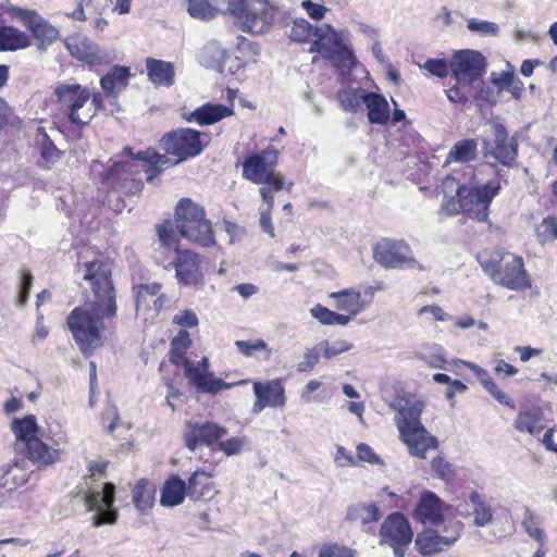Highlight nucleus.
I'll return each instance as SVG.
<instances>
[{
	"label": "nucleus",
	"instance_id": "1",
	"mask_svg": "<svg viewBox=\"0 0 557 557\" xmlns=\"http://www.w3.org/2000/svg\"><path fill=\"white\" fill-rule=\"evenodd\" d=\"M486 170L494 173L493 166L482 165L476 170L468 166L461 178L446 176L442 182V210L448 215L462 213L478 222H486L490 205L502 189L497 175L483 181L481 175Z\"/></svg>",
	"mask_w": 557,
	"mask_h": 557
},
{
	"label": "nucleus",
	"instance_id": "2",
	"mask_svg": "<svg viewBox=\"0 0 557 557\" xmlns=\"http://www.w3.org/2000/svg\"><path fill=\"white\" fill-rule=\"evenodd\" d=\"M104 309L97 300L88 299L84 306L73 309L66 319L73 338L84 354H90L103 344V320L115 317L107 314Z\"/></svg>",
	"mask_w": 557,
	"mask_h": 557
},
{
	"label": "nucleus",
	"instance_id": "3",
	"mask_svg": "<svg viewBox=\"0 0 557 557\" xmlns=\"http://www.w3.org/2000/svg\"><path fill=\"white\" fill-rule=\"evenodd\" d=\"M484 273L495 283L509 290L531 288L530 275L524 269L522 257L500 251H492L478 258Z\"/></svg>",
	"mask_w": 557,
	"mask_h": 557
},
{
	"label": "nucleus",
	"instance_id": "4",
	"mask_svg": "<svg viewBox=\"0 0 557 557\" xmlns=\"http://www.w3.org/2000/svg\"><path fill=\"white\" fill-rule=\"evenodd\" d=\"M277 150L269 147L252 153L243 163V177L253 184L269 188L270 195L285 187L284 176L276 171Z\"/></svg>",
	"mask_w": 557,
	"mask_h": 557
},
{
	"label": "nucleus",
	"instance_id": "5",
	"mask_svg": "<svg viewBox=\"0 0 557 557\" xmlns=\"http://www.w3.org/2000/svg\"><path fill=\"white\" fill-rule=\"evenodd\" d=\"M175 226L182 237L201 246L213 245L214 237L203 208L190 199H182L175 211Z\"/></svg>",
	"mask_w": 557,
	"mask_h": 557
},
{
	"label": "nucleus",
	"instance_id": "6",
	"mask_svg": "<svg viewBox=\"0 0 557 557\" xmlns=\"http://www.w3.org/2000/svg\"><path fill=\"white\" fill-rule=\"evenodd\" d=\"M54 95L67 120L76 126H85L92 120L94 109L89 108L91 89L77 83H60Z\"/></svg>",
	"mask_w": 557,
	"mask_h": 557
},
{
	"label": "nucleus",
	"instance_id": "7",
	"mask_svg": "<svg viewBox=\"0 0 557 557\" xmlns=\"http://www.w3.org/2000/svg\"><path fill=\"white\" fill-rule=\"evenodd\" d=\"M84 278L90 282L91 295L88 299L97 300V304L104 306L109 315L116 314L115 293L111 282V265L108 262L95 260L85 262Z\"/></svg>",
	"mask_w": 557,
	"mask_h": 557
},
{
	"label": "nucleus",
	"instance_id": "8",
	"mask_svg": "<svg viewBox=\"0 0 557 557\" xmlns=\"http://www.w3.org/2000/svg\"><path fill=\"white\" fill-rule=\"evenodd\" d=\"M243 30L252 34L268 32L274 18V8L268 0H239L231 13Z\"/></svg>",
	"mask_w": 557,
	"mask_h": 557
},
{
	"label": "nucleus",
	"instance_id": "9",
	"mask_svg": "<svg viewBox=\"0 0 557 557\" xmlns=\"http://www.w3.org/2000/svg\"><path fill=\"white\" fill-rule=\"evenodd\" d=\"M201 134L191 128H178L161 139V144L166 153L175 156L177 159L173 164L194 158L201 153L203 145L201 143Z\"/></svg>",
	"mask_w": 557,
	"mask_h": 557
},
{
	"label": "nucleus",
	"instance_id": "10",
	"mask_svg": "<svg viewBox=\"0 0 557 557\" xmlns=\"http://www.w3.org/2000/svg\"><path fill=\"white\" fill-rule=\"evenodd\" d=\"M409 521L400 512L391 513L380 529V543L393 548L395 557H404L412 541Z\"/></svg>",
	"mask_w": 557,
	"mask_h": 557
},
{
	"label": "nucleus",
	"instance_id": "11",
	"mask_svg": "<svg viewBox=\"0 0 557 557\" xmlns=\"http://www.w3.org/2000/svg\"><path fill=\"white\" fill-rule=\"evenodd\" d=\"M185 376L199 391L203 393L216 394L223 389H230L235 386L245 385L249 380H242L235 383H226L218 379L209 371V359L203 357L200 361L188 360L183 364Z\"/></svg>",
	"mask_w": 557,
	"mask_h": 557
},
{
	"label": "nucleus",
	"instance_id": "12",
	"mask_svg": "<svg viewBox=\"0 0 557 557\" xmlns=\"http://www.w3.org/2000/svg\"><path fill=\"white\" fill-rule=\"evenodd\" d=\"M374 260L386 269L416 268L412 250L404 240L382 239L373 248Z\"/></svg>",
	"mask_w": 557,
	"mask_h": 557
},
{
	"label": "nucleus",
	"instance_id": "13",
	"mask_svg": "<svg viewBox=\"0 0 557 557\" xmlns=\"http://www.w3.org/2000/svg\"><path fill=\"white\" fill-rule=\"evenodd\" d=\"M114 485L106 483L100 490L94 488L85 495V505L89 511H95L92 525L99 528L104 524H114L117 511L113 508Z\"/></svg>",
	"mask_w": 557,
	"mask_h": 557
},
{
	"label": "nucleus",
	"instance_id": "14",
	"mask_svg": "<svg viewBox=\"0 0 557 557\" xmlns=\"http://www.w3.org/2000/svg\"><path fill=\"white\" fill-rule=\"evenodd\" d=\"M462 527L460 521L450 522L444 528L443 535L435 530H425L417 535L414 546L422 555L440 553L451 547L460 539Z\"/></svg>",
	"mask_w": 557,
	"mask_h": 557
},
{
	"label": "nucleus",
	"instance_id": "15",
	"mask_svg": "<svg viewBox=\"0 0 557 557\" xmlns=\"http://www.w3.org/2000/svg\"><path fill=\"white\" fill-rule=\"evenodd\" d=\"M485 58L474 50H461L454 54L450 70L457 84L470 86L485 71Z\"/></svg>",
	"mask_w": 557,
	"mask_h": 557
},
{
	"label": "nucleus",
	"instance_id": "16",
	"mask_svg": "<svg viewBox=\"0 0 557 557\" xmlns=\"http://www.w3.org/2000/svg\"><path fill=\"white\" fill-rule=\"evenodd\" d=\"M7 12L12 18L22 22L41 45H50L58 39V28L45 20L37 11L10 5Z\"/></svg>",
	"mask_w": 557,
	"mask_h": 557
},
{
	"label": "nucleus",
	"instance_id": "17",
	"mask_svg": "<svg viewBox=\"0 0 557 557\" xmlns=\"http://www.w3.org/2000/svg\"><path fill=\"white\" fill-rule=\"evenodd\" d=\"M493 138L483 141L484 156L498 161L503 165H510L517 156V144L508 138L505 126L500 123L491 125Z\"/></svg>",
	"mask_w": 557,
	"mask_h": 557
},
{
	"label": "nucleus",
	"instance_id": "18",
	"mask_svg": "<svg viewBox=\"0 0 557 557\" xmlns=\"http://www.w3.org/2000/svg\"><path fill=\"white\" fill-rule=\"evenodd\" d=\"M253 395L256 400L251 411L260 413L267 407L281 409L286 405L285 387L282 379L265 382H253Z\"/></svg>",
	"mask_w": 557,
	"mask_h": 557
},
{
	"label": "nucleus",
	"instance_id": "19",
	"mask_svg": "<svg viewBox=\"0 0 557 557\" xmlns=\"http://www.w3.org/2000/svg\"><path fill=\"white\" fill-rule=\"evenodd\" d=\"M389 407L396 412L394 420L399 432L421 423L425 404L414 396L404 395L395 397Z\"/></svg>",
	"mask_w": 557,
	"mask_h": 557
},
{
	"label": "nucleus",
	"instance_id": "20",
	"mask_svg": "<svg viewBox=\"0 0 557 557\" xmlns=\"http://www.w3.org/2000/svg\"><path fill=\"white\" fill-rule=\"evenodd\" d=\"M227 434V430L215 423H191L188 422L184 432L186 447L194 451L199 446H212Z\"/></svg>",
	"mask_w": 557,
	"mask_h": 557
},
{
	"label": "nucleus",
	"instance_id": "21",
	"mask_svg": "<svg viewBox=\"0 0 557 557\" xmlns=\"http://www.w3.org/2000/svg\"><path fill=\"white\" fill-rule=\"evenodd\" d=\"M399 438L408 447L409 454L424 459L429 449H436L437 438L422 423L399 431Z\"/></svg>",
	"mask_w": 557,
	"mask_h": 557
},
{
	"label": "nucleus",
	"instance_id": "22",
	"mask_svg": "<svg viewBox=\"0 0 557 557\" xmlns=\"http://www.w3.org/2000/svg\"><path fill=\"white\" fill-rule=\"evenodd\" d=\"M444 503L434 492L424 491L413 510V518L423 524L437 525L444 520Z\"/></svg>",
	"mask_w": 557,
	"mask_h": 557
},
{
	"label": "nucleus",
	"instance_id": "23",
	"mask_svg": "<svg viewBox=\"0 0 557 557\" xmlns=\"http://www.w3.org/2000/svg\"><path fill=\"white\" fill-rule=\"evenodd\" d=\"M176 278L181 285L196 286L202 283L200 257L188 250L178 251L175 261Z\"/></svg>",
	"mask_w": 557,
	"mask_h": 557
},
{
	"label": "nucleus",
	"instance_id": "24",
	"mask_svg": "<svg viewBox=\"0 0 557 557\" xmlns=\"http://www.w3.org/2000/svg\"><path fill=\"white\" fill-rule=\"evenodd\" d=\"M70 53L89 65H100L110 61L107 53H102L95 45L84 37H70L65 41Z\"/></svg>",
	"mask_w": 557,
	"mask_h": 557
},
{
	"label": "nucleus",
	"instance_id": "25",
	"mask_svg": "<svg viewBox=\"0 0 557 557\" xmlns=\"http://www.w3.org/2000/svg\"><path fill=\"white\" fill-rule=\"evenodd\" d=\"M234 115V106H224L221 103L207 102L195 109L186 121L197 123L200 126L212 125L225 117Z\"/></svg>",
	"mask_w": 557,
	"mask_h": 557
},
{
	"label": "nucleus",
	"instance_id": "26",
	"mask_svg": "<svg viewBox=\"0 0 557 557\" xmlns=\"http://www.w3.org/2000/svg\"><path fill=\"white\" fill-rule=\"evenodd\" d=\"M313 35L315 39L310 51H315L325 58L344 41L348 30L336 32L330 24H323L314 29Z\"/></svg>",
	"mask_w": 557,
	"mask_h": 557
},
{
	"label": "nucleus",
	"instance_id": "27",
	"mask_svg": "<svg viewBox=\"0 0 557 557\" xmlns=\"http://www.w3.org/2000/svg\"><path fill=\"white\" fill-rule=\"evenodd\" d=\"M329 299L333 300L332 305L336 309L343 311V314L349 315L350 319L363 311L368 306L363 301L361 293L355 289L331 293Z\"/></svg>",
	"mask_w": 557,
	"mask_h": 557
},
{
	"label": "nucleus",
	"instance_id": "28",
	"mask_svg": "<svg viewBox=\"0 0 557 557\" xmlns=\"http://www.w3.org/2000/svg\"><path fill=\"white\" fill-rule=\"evenodd\" d=\"M29 474V461L25 458L16 459L3 468L0 486L7 491H13L24 485L28 481Z\"/></svg>",
	"mask_w": 557,
	"mask_h": 557
},
{
	"label": "nucleus",
	"instance_id": "29",
	"mask_svg": "<svg viewBox=\"0 0 557 557\" xmlns=\"http://www.w3.org/2000/svg\"><path fill=\"white\" fill-rule=\"evenodd\" d=\"M146 71L149 81L157 87H171L175 82V70L171 62L147 58Z\"/></svg>",
	"mask_w": 557,
	"mask_h": 557
},
{
	"label": "nucleus",
	"instance_id": "30",
	"mask_svg": "<svg viewBox=\"0 0 557 557\" xmlns=\"http://www.w3.org/2000/svg\"><path fill=\"white\" fill-rule=\"evenodd\" d=\"M465 366H467L476 376V379L480 381L481 385L484 387V389L500 405H504L510 409H515L516 405L515 401L506 394L504 393L497 384L493 381V379L488 375V373L479 367L475 363L472 362H466L461 361Z\"/></svg>",
	"mask_w": 557,
	"mask_h": 557
},
{
	"label": "nucleus",
	"instance_id": "31",
	"mask_svg": "<svg viewBox=\"0 0 557 557\" xmlns=\"http://www.w3.org/2000/svg\"><path fill=\"white\" fill-rule=\"evenodd\" d=\"M187 496L186 483L177 475H171L163 484L160 504L163 507H175Z\"/></svg>",
	"mask_w": 557,
	"mask_h": 557
},
{
	"label": "nucleus",
	"instance_id": "32",
	"mask_svg": "<svg viewBox=\"0 0 557 557\" xmlns=\"http://www.w3.org/2000/svg\"><path fill=\"white\" fill-rule=\"evenodd\" d=\"M364 106L368 109V119L371 124H386L391 110L387 100L379 94L368 92Z\"/></svg>",
	"mask_w": 557,
	"mask_h": 557
},
{
	"label": "nucleus",
	"instance_id": "33",
	"mask_svg": "<svg viewBox=\"0 0 557 557\" xmlns=\"http://www.w3.org/2000/svg\"><path fill=\"white\" fill-rule=\"evenodd\" d=\"M30 37L23 30L13 26H0V50L15 51L28 48Z\"/></svg>",
	"mask_w": 557,
	"mask_h": 557
},
{
	"label": "nucleus",
	"instance_id": "34",
	"mask_svg": "<svg viewBox=\"0 0 557 557\" xmlns=\"http://www.w3.org/2000/svg\"><path fill=\"white\" fill-rule=\"evenodd\" d=\"M134 159L143 162L148 181H152L164 168L171 165L165 154H160L152 149L138 152Z\"/></svg>",
	"mask_w": 557,
	"mask_h": 557
},
{
	"label": "nucleus",
	"instance_id": "35",
	"mask_svg": "<svg viewBox=\"0 0 557 557\" xmlns=\"http://www.w3.org/2000/svg\"><path fill=\"white\" fill-rule=\"evenodd\" d=\"M469 503L472 508V517L474 525L484 528L493 521V510L491 505L476 491L469 495Z\"/></svg>",
	"mask_w": 557,
	"mask_h": 557
},
{
	"label": "nucleus",
	"instance_id": "36",
	"mask_svg": "<svg viewBox=\"0 0 557 557\" xmlns=\"http://www.w3.org/2000/svg\"><path fill=\"white\" fill-rule=\"evenodd\" d=\"M30 459L41 465H52L60 460L61 450L50 448L46 443L36 440H30L26 446Z\"/></svg>",
	"mask_w": 557,
	"mask_h": 557
},
{
	"label": "nucleus",
	"instance_id": "37",
	"mask_svg": "<svg viewBox=\"0 0 557 557\" xmlns=\"http://www.w3.org/2000/svg\"><path fill=\"white\" fill-rule=\"evenodd\" d=\"M128 77L129 70L127 67L116 65L100 79V85L106 92L115 94L126 87Z\"/></svg>",
	"mask_w": 557,
	"mask_h": 557
},
{
	"label": "nucleus",
	"instance_id": "38",
	"mask_svg": "<svg viewBox=\"0 0 557 557\" xmlns=\"http://www.w3.org/2000/svg\"><path fill=\"white\" fill-rule=\"evenodd\" d=\"M515 428L519 432L536 435L543 430L541 413L535 408L522 410L515 420Z\"/></svg>",
	"mask_w": 557,
	"mask_h": 557
},
{
	"label": "nucleus",
	"instance_id": "39",
	"mask_svg": "<svg viewBox=\"0 0 557 557\" xmlns=\"http://www.w3.org/2000/svg\"><path fill=\"white\" fill-rule=\"evenodd\" d=\"M478 156V143L474 139H462L457 141L449 150L446 163L470 162Z\"/></svg>",
	"mask_w": 557,
	"mask_h": 557
},
{
	"label": "nucleus",
	"instance_id": "40",
	"mask_svg": "<svg viewBox=\"0 0 557 557\" xmlns=\"http://www.w3.org/2000/svg\"><path fill=\"white\" fill-rule=\"evenodd\" d=\"M191 346L188 331L180 330L171 341L170 360L176 366H183L188 361L186 354Z\"/></svg>",
	"mask_w": 557,
	"mask_h": 557
},
{
	"label": "nucleus",
	"instance_id": "41",
	"mask_svg": "<svg viewBox=\"0 0 557 557\" xmlns=\"http://www.w3.org/2000/svg\"><path fill=\"white\" fill-rule=\"evenodd\" d=\"M382 513L379 507L373 504H356L349 507L347 511V519L350 521L368 524L380 520Z\"/></svg>",
	"mask_w": 557,
	"mask_h": 557
},
{
	"label": "nucleus",
	"instance_id": "42",
	"mask_svg": "<svg viewBox=\"0 0 557 557\" xmlns=\"http://www.w3.org/2000/svg\"><path fill=\"white\" fill-rule=\"evenodd\" d=\"M186 2L187 12L196 20L209 21L223 13L211 0H186Z\"/></svg>",
	"mask_w": 557,
	"mask_h": 557
},
{
	"label": "nucleus",
	"instance_id": "43",
	"mask_svg": "<svg viewBox=\"0 0 557 557\" xmlns=\"http://www.w3.org/2000/svg\"><path fill=\"white\" fill-rule=\"evenodd\" d=\"M156 488L147 480L137 482L133 490V502L140 511H147L154 503Z\"/></svg>",
	"mask_w": 557,
	"mask_h": 557
},
{
	"label": "nucleus",
	"instance_id": "44",
	"mask_svg": "<svg viewBox=\"0 0 557 557\" xmlns=\"http://www.w3.org/2000/svg\"><path fill=\"white\" fill-rule=\"evenodd\" d=\"M210 475L202 471H195L188 479L187 496L193 500H198L210 492Z\"/></svg>",
	"mask_w": 557,
	"mask_h": 557
},
{
	"label": "nucleus",
	"instance_id": "45",
	"mask_svg": "<svg viewBox=\"0 0 557 557\" xmlns=\"http://www.w3.org/2000/svg\"><path fill=\"white\" fill-rule=\"evenodd\" d=\"M542 519L531 509L524 508L521 527L524 532L539 544L545 545L546 535L542 529Z\"/></svg>",
	"mask_w": 557,
	"mask_h": 557
},
{
	"label": "nucleus",
	"instance_id": "46",
	"mask_svg": "<svg viewBox=\"0 0 557 557\" xmlns=\"http://www.w3.org/2000/svg\"><path fill=\"white\" fill-rule=\"evenodd\" d=\"M310 314L323 325L346 326L350 322L349 315L332 311L320 304L310 309Z\"/></svg>",
	"mask_w": 557,
	"mask_h": 557
},
{
	"label": "nucleus",
	"instance_id": "47",
	"mask_svg": "<svg viewBox=\"0 0 557 557\" xmlns=\"http://www.w3.org/2000/svg\"><path fill=\"white\" fill-rule=\"evenodd\" d=\"M259 193L263 200V205L260 208V226L263 232L273 238L275 233L272 224L271 212L274 206V195H270L269 188H260Z\"/></svg>",
	"mask_w": 557,
	"mask_h": 557
},
{
	"label": "nucleus",
	"instance_id": "48",
	"mask_svg": "<svg viewBox=\"0 0 557 557\" xmlns=\"http://www.w3.org/2000/svg\"><path fill=\"white\" fill-rule=\"evenodd\" d=\"M13 431L16 438L27 446L30 440L37 438L38 425L34 416H27L22 420L14 421Z\"/></svg>",
	"mask_w": 557,
	"mask_h": 557
},
{
	"label": "nucleus",
	"instance_id": "49",
	"mask_svg": "<svg viewBox=\"0 0 557 557\" xmlns=\"http://www.w3.org/2000/svg\"><path fill=\"white\" fill-rule=\"evenodd\" d=\"M364 92L360 89H354L348 91H343L339 94L341 104L345 111L348 112H358L362 109V106L366 103L363 99H366Z\"/></svg>",
	"mask_w": 557,
	"mask_h": 557
},
{
	"label": "nucleus",
	"instance_id": "50",
	"mask_svg": "<svg viewBox=\"0 0 557 557\" xmlns=\"http://www.w3.org/2000/svg\"><path fill=\"white\" fill-rule=\"evenodd\" d=\"M324 59L343 69H350L356 62L352 51L344 44V41Z\"/></svg>",
	"mask_w": 557,
	"mask_h": 557
},
{
	"label": "nucleus",
	"instance_id": "51",
	"mask_svg": "<svg viewBox=\"0 0 557 557\" xmlns=\"http://www.w3.org/2000/svg\"><path fill=\"white\" fill-rule=\"evenodd\" d=\"M467 28L473 33L483 37H496L499 34L498 24L480 18H469L467 21Z\"/></svg>",
	"mask_w": 557,
	"mask_h": 557
},
{
	"label": "nucleus",
	"instance_id": "52",
	"mask_svg": "<svg viewBox=\"0 0 557 557\" xmlns=\"http://www.w3.org/2000/svg\"><path fill=\"white\" fill-rule=\"evenodd\" d=\"M431 469L438 479L446 483L455 479L456 471L454 465L443 456H437L432 459Z\"/></svg>",
	"mask_w": 557,
	"mask_h": 557
},
{
	"label": "nucleus",
	"instance_id": "53",
	"mask_svg": "<svg viewBox=\"0 0 557 557\" xmlns=\"http://www.w3.org/2000/svg\"><path fill=\"white\" fill-rule=\"evenodd\" d=\"M161 290V284L151 283L140 285L135 288V300H136V309L147 306L149 301L157 296Z\"/></svg>",
	"mask_w": 557,
	"mask_h": 557
},
{
	"label": "nucleus",
	"instance_id": "54",
	"mask_svg": "<svg viewBox=\"0 0 557 557\" xmlns=\"http://www.w3.org/2000/svg\"><path fill=\"white\" fill-rule=\"evenodd\" d=\"M172 324L181 330L195 329L199 325V319L193 309L185 308L178 310L172 318Z\"/></svg>",
	"mask_w": 557,
	"mask_h": 557
},
{
	"label": "nucleus",
	"instance_id": "55",
	"mask_svg": "<svg viewBox=\"0 0 557 557\" xmlns=\"http://www.w3.org/2000/svg\"><path fill=\"white\" fill-rule=\"evenodd\" d=\"M318 345L321 350V354L326 359H332L342 352L349 351L352 348V344L344 339H338L333 343L323 341L320 342Z\"/></svg>",
	"mask_w": 557,
	"mask_h": 557
},
{
	"label": "nucleus",
	"instance_id": "56",
	"mask_svg": "<svg viewBox=\"0 0 557 557\" xmlns=\"http://www.w3.org/2000/svg\"><path fill=\"white\" fill-rule=\"evenodd\" d=\"M247 445V436H235L225 441H220L218 443V449L230 457L242 454V451Z\"/></svg>",
	"mask_w": 557,
	"mask_h": 557
},
{
	"label": "nucleus",
	"instance_id": "57",
	"mask_svg": "<svg viewBox=\"0 0 557 557\" xmlns=\"http://www.w3.org/2000/svg\"><path fill=\"white\" fill-rule=\"evenodd\" d=\"M39 145L40 156L47 163L54 164L61 159L62 151L57 148V146L50 140L47 134H42V138Z\"/></svg>",
	"mask_w": 557,
	"mask_h": 557
},
{
	"label": "nucleus",
	"instance_id": "58",
	"mask_svg": "<svg viewBox=\"0 0 557 557\" xmlns=\"http://www.w3.org/2000/svg\"><path fill=\"white\" fill-rule=\"evenodd\" d=\"M312 26L304 18L295 20L290 29V38L297 42L307 41L313 34Z\"/></svg>",
	"mask_w": 557,
	"mask_h": 557
},
{
	"label": "nucleus",
	"instance_id": "59",
	"mask_svg": "<svg viewBox=\"0 0 557 557\" xmlns=\"http://www.w3.org/2000/svg\"><path fill=\"white\" fill-rule=\"evenodd\" d=\"M320 355L321 350L318 344L312 348H308L304 352L302 360L297 364L298 372L304 373L313 370L319 361Z\"/></svg>",
	"mask_w": 557,
	"mask_h": 557
},
{
	"label": "nucleus",
	"instance_id": "60",
	"mask_svg": "<svg viewBox=\"0 0 557 557\" xmlns=\"http://www.w3.org/2000/svg\"><path fill=\"white\" fill-rule=\"evenodd\" d=\"M34 276L28 270L21 271V281L18 284V305L25 306L28 301L30 289L33 287Z\"/></svg>",
	"mask_w": 557,
	"mask_h": 557
},
{
	"label": "nucleus",
	"instance_id": "61",
	"mask_svg": "<svg viewBox=\"0 0 557 557\" xmlns=\"http://www.w3.org/2000/svg\"><path fill=\"white\" fill-rule=\"evenodd\" d=\"M357 462H368L370 465L382 466L383 460L376 455L372 447L366 443L357 445Z\"/></svg>",
	"mask_w": 557,
	"mask_h": 557
},
{
	"label": "nucleus",
	"instance_id": "62",
	"mask_svg": "<svg viewBox=\"0 0 557 557\" xmlns=\"http://www.w3.org/2000/svg\"><path fill=\"white\" fill-rule=\"evenodd\" d=\"M537 236L542 242L555 239L557 235V222L554 218H545L539 225Z\"/></svg>",
	"mask_w": 557,
	"mask_h": 557
},
{
	"label": "nucleus",
	"instance_id": "63",
	"mask_svg": "<svg viewBox=\"0 0 557 557\" xmlns=\"http://www.w3.org/2000/svg\"><path fill=\"white\" fill-rule=\"evenodd\" d=\"M421 67L441 78L446 77L449 73L447 62L442 59H430Z\"/></svg>",
	"mask_w": 557,
	"mask_h": 557
},
{
	"label": "nucleus",
	"instance_id": "64",
	"mask_svg": "<svg viewBox=\"0 0 557 557\" xmlns=\"http://www.w3.org/2000/svg\"><path fill=\"white\" fill-rule=\"evenodd\" d=\"M319 557H354L349 548L338 544H325L320 548Z\"/></svg>",
	"mask_w": 557,
	"mask_h": 557
}]
</instances>
